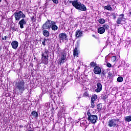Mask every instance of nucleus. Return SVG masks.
<instances>
[{"label":"nucleus","instance_id":"nucleus-1","mask_svg":"<svg viewBox=\"0 0 131 131\" xmlns=\"http://www.w3.org/2000/svg\"><path fill=\"white\" fill-rule=\"evenodd\" d=\"M15 89L19 93H20V94H23V92L25 91V90H26L24 80H19L18 82H16Z\"/></svg>","mask_w":131,"mask_h":131},{"label":"nucleus","instance_id":"nucleus-2","mask_svg":"<svg viewBox=\"0 0 131 131\" xmlns=\"http://www.w3.org/2000/svg\"><path fill=\"white\" fill-rule=\"evenodd\" d=\"M72 5L77 10H80V11H83L84 12L86 11V7L77 0L72 1Z\"/></svg>","mask_w":131,"mask_h":131},{"label":"nucleus","instance_id":"nucleus-3","mask_svg":"<svg viewBox=\"0 0 131 131\" xmlns=\"http://www.w3.org/2000/svg\"><path fill=\"white\" fill-rule=\"evenodd\" d=\"M87 115L88 116V120L89 122L93 123V124L97 122L98 119V116L96 115H92L90 111H88Z\"/></svg>","mask_w":131,"mask_h":131},{"label":"nucleus","instance_id":"nucleus-4","mask_svg":"<svg viewBox=\"0 0 131 131\" xmlns=\"http://www.w3.org/2000/svg\"><path fill=\"white\" fill-rule=\"evenodd\" d=\"M119 119H112L109 120L107 125L109 127H117L118 126V122H119Z\"/></svg>","mask_w":131,"mask_h":131},{"label":"nucleus","instance_id":"nucleus-5","mask_svg":"<svg viewBox=\"0 0 131 131\" xmlns=\"http://www.w3.org/2000/svg\"><path fill=\"white\" fill-rule=\"evenodd\" d=\"M14 18H15L16 21H20V19L21 18H23V19H24L26 16L23 12L19 11L16 12L14 13Z\"/></svg>","mask_w":131,"mask_h":131},{"label":"nucleus","instance_id":"nucleus-6","mask_svg":"<svg viewBox=\"0 0 131 131\" xmlns=\"http://www.w3.org/2000/svg\"><path fill=\"white\" fill-rule=\"evenodd\" d=\"M124 17V14H122L119 15L117 19V24H125V19L123 18Z\"/></svg>","mask_w":131,"mask_h":131},{"label":"nucleus","instance_id":"nucleus-7","mask_svg":"<svg viewBox=\"0 0 131 131\" xmlns=\"http://www.w3.org/2000/svg\"><path fill=\"white\" fill-rule=\"evenodd\" d=\"M52 20H48L42 26V30L51 29V22Z\"/></svg>","mask_w":131,"mask_h":131},{"label":"nucleus","instance_id":"nucleus-8","mask_svg":"<svg viewBox=\"0 0 131 131\" xmlns=\"http://www.w3.org/2000/svg\"><path fill=\"white\" fill-rule=\"evenodd\" d=\"M58 37L59 38V40H60V41H62V42H63L64 40L68 41V38H67V34L66 33H60Z\"/></svg>","mask_w":131,"mask_h":131},{"label":"nucleus","instance_id":"nucleus-9","mask_svg":"<svg viewBox=\"0 0 131 131\" xmlns=\"http://www.w3.org/2000/svg\"><path fill=\"white\" fill-rule=\"evenodd\" d=\"M51 28L53 31L58 30V26L56 25V21H52L51 22Z\"/></svg>","mask_w":131,"mask_h":131},{"label":"nucleus","instance_id":"nucleus-10","mask_svg":"<svg viewBox=\"0 0 131 131\" xmlns=\"http://www.w3.org/2000/svg\"><path fill=\"white\" fill-rule=\"evenodd\" d=\"M96 83H97L96 85L97 86V89L95 90V92L96 93H100V92L102 91V84L100 82H96Z\"/></svg>","mask_w":131,"mask_h":131},{"label":"nucleus","instance_id":"nucleus-11","mask_svg":"<svg viewBox=\"0 0 131 131\" xmlns=\"http://www.w3.org/2000/svg\"><path fill=\"white\" fill-rule=\"evenodd\" d=\"M18 25L20 26V28H21V29H23V28H24V25H26V20H25V19H21L18 22Z\"/></svg>","mask_w":131,"mask_h":131},{"label":"nucleus","instance_id":"nucleus-12","mask_svg":"<svg viewBox=\"0 0 131 131\" xmlns=\"http://www.w3.org/2000/svg\"><path fill=\"white\" fill-rule=\"evenodd\" d=\"M95 74H100L101 72H102V70L101 68L98 66L95 67L94 70H93Z\"/></svg>","mask_w":131,"mask_h":131},{"label":"nucleus","instance_id":"nucleus-13","mask_svg":"<svg viewBox=\"0 0 131 131\" xmlns=\"http://www.w3.org/2000/svg\"><path fill=\"white\" fill-rule=\"evenodd\" d=\"M82 31H81L80 30H77L75 32V36L76 38L81 37V36H82Z\"/></svg>","mask_w":131,"mask_h":131},{"label":"nucleus","instance_id":"nucleus-14","mask_svg":"<svg viewBox=\"0 0 131 131\" xmlns=\"http://www.w3.org/2000/svg\"><path fill=\"white\" fill-rule=\"evenodd\" d=\"M41 63L45 65H48L49 63V59L48 57H41Z\"/></svg>","mask_w":131,"mask_h":131},{"label":"nucleus","instance_id":"nucleus-15","mask_svg":"<svg viewBox=\"0 0 131 131\" xmlns=\"http://www.w3.org/2000/svg\"><path fill=\"white\" fill-rule=\"evenodd\" d=\"M18 45H19V43H18V41H13L11 42V46L13 49H14L15 50H16V49L18 48Z\"/></svg>","mask_w":131,"mask_h":131},{"label":"nucleus","instance_id":"nucleus-16","mask_svg":"<svg viewBox=\"0 0 131 131\" xmlns=\"http://www.w3.org/2000/svg\"><path fill=\"white\" fill-rule=\"evenodd\" d=\"M98 33L100 34H103V33H105V29L103 27H100L98 29Z\"/></svg>","mask_w":131,"mask_h":131},{"label":"nucleus","instance_id":"nucleus-17","mask_svg":"<svg viewBox=\"0 0 131 131\" xmlns=\"http://www.w3.org/2000/svg\"><path fill=\"white\" fill-rule=\"evenodd\" d=\"M73 55L74 57L78 56V49H77V47L75 48V49L73 51Z\"/></svg>","mask_w":131,"mask_h":131},{"label":"nucleus","instance_id":"nucleus-18","mask_svg":"<svg viewBox=\"0 0 131 131\" xmlns=\"http://www.w3.org/2000/svg\"><path fill=\"white\" fill-rule=\"evenodd\" d=\"M42 34H43V35H44V36H46V37H49V36H50V32H49V31H47V30L43 31Z\"/></svg>","mask_w":131,"mask_h":131},{"label":"nucleus","instance_id":"nucleus-19","mask_svg":"<svg viewBox=\"0 0 131 131\" xmlns=\"http://www.w3.org/2000/svg\"><path fill=\"white\" fill-rule=\"evenodd\" d=\"M97 98L98 96H97V95L96 94H94L93 95H92V97H91V101L95 102V101L97 100Z\"/></svg>","mask_w":131,"mask_h":131},{"label":"nucleus","instance_id":"nucleus-20","mask_svg":"<svg viewBox=\"0 0 131 131\" xmlns=\"http://www.w3.org/2000/svg\"><path fill=\"white\" fill-rule=\"evenodd\" d=\"M124 120L127 122H130L131 121V116L124 117Z\"/></svg>","mask_w":131,"mask_h":131},{"label":"nucleus","instance_id":"nucleus-21","mask_svg":"<svg viewBox=\"0 0 131 131\" xmlns=\"http://www.w3.org/2000/svg\"><path fill=\"white\" fill-rule=\"evenodd\" d=\"M31 115L33 116L34 118H36V117H38V114L36 113L35 111H33L31 113Z\"/></svg>","mask_w":131,"mask_h":131},{"label":"nucleus","instance_id":"nucleus-22","mask_svg":"<svg viewBox=\"0 0 131 131\" xmlns=\"http://www.w3.org/2000/svg\"><path fill=\"white\" fill-rule=\"evenodd\" d=\"M104 10H107V11H112V7H111V5H107L106 6H104Z\"/></svg>","mask_w":131,"mask_h":131},{"label":"nucleus","instance_id":"nucleus-23","mask_svg":"<svg viewBox=\"0 0 131 131\" xmlns=\"http://www.w3.org/2000/svg\"><path fill=\"white\" fill-rule=\"evenodd\" d=\"M41 57L49 58V54H48V51H46L42 54Z\"/></svg>","mask_w":131,"mask_h":131},{"label":"nucleus","instance_id":"nucleus-24","mask_svg":"<svg viewBox=\"0 0 131 131\" xmlns=\"http://www.w3.org/2000/svg\"><path fill=\"white\" fill-rule=\"evenodd\" d=\"M98 22L100 23V24H104L105 21L104 18H100L98 20Z\"/></svg>","mask_w":131,"mask_h":131},{"label":"nucleus","instance_id":"nucleus-25","mask_svg":"<svg viewBox=\"0 0 131 131\" xmlns=\"http://www.w3.org/2000/svg\"><path fill=\"white\" fill-rule=\"evenodd\" d=\"M117 80L118 82H122V81H123V78L122 77H119L117 78Z\"/></svg>","mask_w":131,"mask_h":131},{"label":"nucleus","instance_id":"nucleus-26","mask_svg":"<svg viewBox=\"0 0 131 131\" xmlns=\"http://www.w3.org/2000/svg\"><path fill=\"white\" fill-rule=\"evenodd\" d=\"M102 27L104 28V30H108V29H109V25H103L102 26Z\"/></svg>","mask_w":131,"mask_h":131},{"label":"nucleus","instance_id":"nucleus-27","mask_svg":"<svg viewBox=\"0 0 131 131\" xmlns=\"http://www.w3.org/2000/svg\"><path fill=\"white\" fill-rule=\"evenodd\" d=\"M97 108L98 110H101L102 109V103H99L97 105Z\"/></svg>","mask_w":131,"mask_h":131},{"label":"nucleus","instance_id":"nucleus-28","mask_svg":"<svg viewBox=\"0 0 131 131\" xmlns=\"http://www.w3.org/2000/svg\"><path fill=\"white\" fill-rule=\"evenodd\" d=\"M65 61L61 59V58L59 60L58 63L59 64V65H61V64H64V62Z\"/></svg>","mask_w":131,"mask_h":131},{"label":"nucleus","instance_id":"nucleus-29","mask_svg":"<svg viewBox=\"0 0 131 131\" xmlns=\"http://www.w3.org/2000/svg\"><path fill=\"white\" fill-rule=\"evenodd\" d=\"M105 75H106V72L103 71L102 73V75H101V78L104 79L105 78Z\"/></svg>","mask_w":131,"mask_h":131},{"label":"nucleus","instance_id":"nucleus-30","mask_svg":"<svg viewBox=\"0 0 131 131\" xmlns=\"http://www.w3.org/2000/svg\"><path fill=\"white\" fill-rule=\"evenodd\" d=\"M83 97H85L86 98L88 97H90V94H89L88 92H85L83 94Z\"/></svg>","mask_w":131,"mask_h":131},{"label":"nucleus","instance_id":"nucleus-31","mask_svg":"<svg viewBox=\"0 0 131 131\" xmlns=\"http://www.w3.org/2000/svg\"><path fill=\"white\" fill-rule=\"evenodd\" d=\"M96 63L93 61L90 63V66L91 67H95V66H96Z\"/></svg>","mask_w":131,"mask_h":131},{"label":"nucleus","instance_id":"nucleus-32","mask_svg":"<svg viewBox=\"0 0 131 131\" xmlns=\"http://www.w3.org/2000/svg\"><path fill=\"white\" fill-rule=\"evenodd\" d=\"M47 40H49L48 39H44L43 41H42V45H43V46H46V42L47 41Z\"/></svg>","mask_w":131,"mask_h":131},{"label":"nucleus","instance_id":"nucleus-33","mask_svg":"<svg viewBox=\"0 0 131 131\" xmlns=\"http://www.w3.org/2000/svg\"><path fill=\"white\" fill-rule=\"evenodd\" d=\"M116 60V56H113L112 57V62H115V60Z\"/></svg>","mask_w":131,"mask_h":131},{"label":"nucleus","instance_id":"nucleus-34","mask_svg":"<svg viewBox=\"0 0 131 131\" xmlns=\"http://www.w3.org/2000/svg\"><path fill=\"white\" fill-rule=\"evenodd\" d=\"M61 59L63 60V61H65V60H66V56H65V55H62L61 56Z\"/></svg>","mask_w":131,"mask_h":131},{"label":"nucleus","instance_id":"nucleus-35","mask_svg":"<svg viewBox=\"0 0 131 131\" xmlns=\"http://www.w3.org/2000/svg\"><path fill=\"white\" fill-rule=\"evenodd\" d=\"M94 101H91V108H94L95 107V103H94Z\"/></svg>","mask_w":131,"mask_h":131},{"label":"nucleus","instance_id":"nucleus-36","mask_svg":"<svg viewBox=\"0 0 131 131\" xmlns=\"http://www.w3.org/2000/svg\"><path fill=\"white\" fill-rule=\"evenodd\" d=\"M106 66L107 67H108V68H111V67H112V65L109 62L107 63Z\"/></svg>","mask_w":131,"mask_h":131},{"label":"nucleus","instance_id":"nucleus-37","mask_svg":"<svg viewBox=\"0 0 131 131\" xmlns=\"http://www.w3.org/2000/svg\"><path fill=\"white\" fill-rule=\"evenodd\" d=\"M31 20L32 21V22H35V17H34V16H32L31 18Z\"/></svg>","mask_w":131,"mask_h":131},{"label":"nucleus","instance_id":"nucleus-38","mask_svg":"<svg viewBox=\"0 0 131 131\" xmlns=\"http://www.w3.org/2000/svg\"><path fill=\"white\" fill-rule=\"evenodd\" d=\"M7 38H8V36H4V37H2V40H7Z\"/></svg>","mask_w":131,"mask_h":131},{"label":"nucleus","instance_id":"nucleus-39","mask_svg":"<svg viewBox=\"0 0 131 131\" xmlns=\"http://www.w3.org/2000/svg\"><path fill=\"white\" fill-rule=\"evenodd\" d=\"M52 2L54 3V4H58L59 3V2L58 1V0H52Z\"/></svg>","mask_w":131,"mask_h":131},{"label":"nucleus","instance_id":"nucleus-40","mask_svg":"<svg viewBox=\"0 0 131 131\" xmlns=\"http://www.w3.org/2000/svg\"><path fill=\"white\" fill-rule=\"evenodd\" d=\"M49 105H50V103H47L45 104V106H46V107H49Z\"/></svg>","mask_w":131,"mask_h":131},{"label":"nucleus","instance_id":"nucleus-41","mask_svg":"<svg viewBox=\"0 0 131 131\" xmlns=\"http://www.w3.org/2000/svg\"><path fill=\"white\" fill-rule=\"evenodd\" d=\"M114 18L115 19V18H116V16H114Z\"/></svg>","mask_w":131,"mask_h":131},{"label":"nucleus","instance_id":"nucleus-42","mask_svg":"<svg viewBox=\"0 0 131 131\" xmlns=\"http://www.w3.org/2000/svg\"><path fill=\"white\" fill-rule=\"evenodd\" d=\"M129 14H130V15H131V12H130L129 13Z\"/></svg>","mask_w":131,"mask_h":131},{"label":"nucleus","instance_id":"nucleus-43","mask_svg":"<svg viewBox=\"0 0 131 131\" xmlns=\"http://www.w3.org/2000/svg\"><path fill=\"white\" fill-rule=\"evenodd\" d=\"M2 2V0H0V3H1Z\"/></svg>","mask_w":131,"mask_h":131},{"label":"nucleus","instance_id":"nucleus-44","mask_svg":"<svg viewBox=\"0 0 131 131\" xmlns=\"http://www.w3.org/2000/svg\"><path fill=\"white\" fill-rule=\"evenodd\" d=\"M108 75H109V74H110V73H108Z\"/></svg>","mask_w":131,"mask_h":131},{"label":"nucleus","instance_id":"nucleus-45","mask_svg":"<svg viewBox=\"0 0 131 131\" xmlns=\"http://www.w3.org/2000/svg\"><path fill=\"white\" fill-rule=\"evenodd\" d=\"M46 92H48V90H46Z\"/></svg>","mask_w":131,"mask_h":131},{"label":"nucleus","instance_id":"nucleus-46","mask_svg":"<svg viewBox=\"0 0 131 131\" xmlns=\"http://www.w3.org/2000/svg\"><path fill=\"white\" fill-rule=\"evenodd\" d=\"M49 1H51V0H49Z\"/></svg>","mask_w":131,"mask_h":131}]
</instances>
